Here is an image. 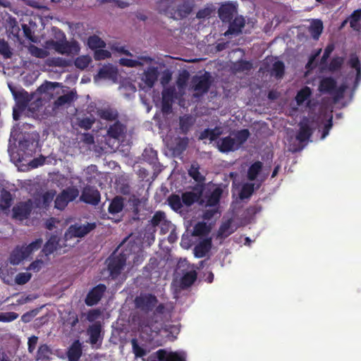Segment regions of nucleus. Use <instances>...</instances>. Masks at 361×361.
Instances as JSON below:
<instances>
[{"instance_id":"603ef678","label":"nucleus","mask_w":361,"mask_h":361,"mask_svg":"<svg viewBox=\"0 0 361 361\" xmlns=\"http://www.w3.org/2000/svg\"><path fill=\"white\" fill-rule=\"evenodd\" d=\"M348 65L350 68H354L356 72L360 73L361 69V63L356 53H352L350 54L349 60L348 61Z\"/></svg>"},{"instance_id":"37998d69","label":"nucleus","mask_w":361,"mask_h":361,"mask_svg":"<svg viewBox=\"0 0 361 361\" xmlns=\"http://www.w3.org/2000/svg\"><path fill=\"white\" fill-rule=\"evenodd\" d=\"M192 125L193 121L191 116H185L180 118L179 126L183 133L187 134Z\"/></svg>"},{"instance_id":"09e8293b","label":"nucleus","mask_w":361,"mask_h":361,"mask_svg":"<svg viewBox=\"0 0 361 361\" xmlns=\"http://www.w3.org/2000/svg\"><path fill=\"white\" fill-rule=\"evenodd\" d=\"M131 344L133 352L136 357H142L147 355V351L139 345L136 338H132Z\"/></svg>"},{"instance_id":"5701e85b","label":"nucleus","mask_w":361,"mask_h":361,"mask_svg":"<svg viewBox=\"0 0 361 361\" xmlns=\"http://www.w3.org/2000/svg\"><path fill=\"white\" fill-rule=\"evenodd\" d=\"M97 115L103 120L113 121L118 117L117 110L111 108H103L97 110Z\"/></svg>"},{"instance_id":"e433bc0d","label":"nucleus","mask_w":361,"mask_h":361,"mask_svg":"<svg viewBox=\"0 0 361 361\" xmlns=\"http://www.w3.org/2000/svg\"><path fill=\"white\" fill-rule=\"evenodd\" d=\"M87 45L91 49H102L106 47V43L97 35H92L87 39Z\"/></svg>"},{"instance_id":"4d7b16f0","label":"nucleus","mask_w":361,"mask_h":361,"mask_svg":"<svg viewBox=\"0 0 361 361\" xmlns=\"http://www.w3.org/2000/svg\"><path fill=\"white\" fill-rule=\"evenodd\" d=\"M30 52L32 56L39 59H44L47 56V51L35 45L30 46Z\"/></svg>"},{"instance_id":"dca6fc26","label":"nucleus","mask_w":361,"mask_h":361,"mask_svg":"<svg viewBox=\"0 0 361 361\" xmlns=\"http://www.w3.org/2000/svg\"><path fill=\"white\" fill-rule=\"evenodd\" d=\"M152 61L153 59L149 56H139L137 60L121 58L119 59V63L123 66L135 68L143 66L145 63H150Z\"/></svg>"},{"instance_id":"3c124183","label":"nucleus","mask_w":361,"mask_h":361,"mask_svg":"<svg viewBox=\"0 0 361 361\" xmlns=\"http://www.w3.org/2000/svg\"><path fill=\"white\" fill-rule=\"evenodd\" d=\"M209 232L208 227L204 222L197 223L193 228V235L195 236H201L207 234Z\"/></svg>"},{"instance_id":"f704fd0d","label":"nucleus","mask_w":361,"mask_h":361,"mask_svg":"<svg viewBox=\"0 0 361 361\" xmlns=\"http://www.w3.org/2000/svg\"><path fill=\"white\" fill-rule=\"evenodd\" d=\"M13 197L11 192L6 189H2L0 194V202L3 209H8L12 204Z\"/></svg>"},{"instance_id":"49530a36","label":"nucleus","mask_w":361,"mask_h":361,"mask_svg":"<svg viewBox=\"0 0 361 361\" xmlns=\"http://www.w3.org/2000/svg\"><path fill=\"white\" fill-rule=\"evenodd\" d=\"M231 222L229 220L223 223L218 230V236L225 238L230 235L233 233V231L231 230Z\"/></svg>"},{"instance_id":"680f3d73","label":"nucleus","mask_w":361,"mask_h":361,"mask_svg":"<svg viewBox=\"0 0 361 361\" xmlns=\"http://www.w3.org/2000/svg\"><path fill=\"white\" fill-rule=\"evenodd\" d=\"M42 243V240L41 238H38L35 241L32 242L31 243H30L28 245L25 246L29 255L34 251L39 250L41 247Z\"/></svg>"},{"instance_id":"13d9d810","label":"nucleus","mask_w":361,"mask_h":361,"mask_svg":"<svg viewBox=\"0 0 361 361\" xmlns=\"http://www.w3.org/2000/svg\"><path fill=\"white\" fill-rule=\"evenodd\" d=\"M32 274L30 273H19L16 275L15 281L18 285H24L30 280Z\"/></svg>"},{"instance_id":"338daca9","label":"nucleus","mask_w":361,"mask_h":361,"mask_svg":"<svg viewBox=\"0 0 361 361\" xmlns=\"http://www.w3.org/2000/svg\"><path fill=\"white\" fill-rule=\"evenodd\" d=\"M189 78V73L186 71L181 73L177 80V85L179 88H183L186 86Z\"/></svg>"},{"instance_id":"774afa93","label":"nucleus","mask_w":361,"mask_h":361,"mask_svg":"<svg viewBox=\"0 0 361 361\" xmlns=\"http://www.w3.org/2000/svg\"><path fill=\"white\" fill-rule=\"evenodd\" d=\"M109 57H111V53L107 50L101 49L95 51L94 59L96 60H103Z\"/></svg>"},{"instance_id":"c9c22d12","label":"nucleus","mask_w":361,"mask_h":361,"mask_svg":"<svg viewBox=\"0 0 361 361\" xmlns=\"http://www.w3.org/2000/svg\"><path fill=\"white\" fill-rule=\"evenodd\" d=\"M312 94L311 89L305 86L299 90L295 96V101L298 105L302 104Z\"/></svg>"},{"instance_id":"cd10ccee","label":"nucleus","mask_w":361,"mask_h":361,"mask_svg":"<svg viewBox=\"0 0 361 361\" xmlns=\"http://www.w3.org/2000/svg\"><path fill=\"white\" fill-rule=\"evenodd\" d=\"M76 98V93L73 91H70L66 94L59 96L54 101V106L56 107L62 106L65 104H69Z\"/></svg>"},{"instance_id":"bb28decb","label":"nucleus","mask_w":361,"mask_h":361,"mask_svg":"<svg viewBox=\"0 0 361 361\" xmlns=\"http://www.w3.org/2000/svg\"><path fill=\"white\" fill-rule=\"evenodd\" d=\"M124 207L123 198L121 196L115 197L109 204L108 211L111 214L121 212Z\"/></svg>"},{"instance_id":"6e6d98bb","label":"nucleus","mask_w":361,"mask_h":361,"mask_svg":"<svg viewBox=\"0 0 361 361\" xmlns=\"http://www.w3.org/2000/svg\"><path fill=\"white\" fill-rule=\"evenodd\" d=\"M171 99L166 94L163 93L161 102V111L163 113L168 114L171 111Z\"/></svg>"},{"instance_id":"6ab92c4d","label":"nucleus","mask_w":361,"mask_h":361,"mask_svg":"<svg viewBox=\"0 0 361 361\" xmlns=\"http://www.w3.org/2000/svg\"><path fill=\"white\" fill-rule=\"evenodd\" d=\"M159 71L157 67H149L143 73L142 80L149 87H152L157 80Z\"/></svg>"},{"instance_id":"f257e3e1","label":"nucleus","mask_w":361,"mask_h":361,"mask_svg":"<svg viewBox=\"0 0 361 361\" xmlns=\"http://www.w3.org/2000/svg\"><path fill=\"white\" fill-rule=\"evenodd\" d=\"M193 7V0H160L159 2L160 12L173 20L187 18Z\"/></svg>"},{"instance_id":"0eeeda50","label":"nucleus","mask_w":361,"mask_h":361,"mask_svg":"<svg viewBox=\"0 0 361 361\" xmlns=\"http://www.w3.org/2000/svg\"><path fill=\"white\" fill-rule=\"evenodd\" d=\"M97 227L95 222L87 223L86 224H75L71 225L65 233V237L82 238L90 233Z\"/></svg>"},{"instance_id":"2f4dec72","label":"nucleus","mask_w":361,"mask_h":361,"mask_svg":"<svg viewBox=\"0 0 361 361\" xmlns=\"http://www.w3.org/2000/svg\"><path fill=\"white\" fill-rule=\"evenodd\" d=\"M116 74V70L112 66H103L99 70L97 76L102 79H112Z\"/></svg>"},{"instance_id":"ea45409f","label":"nucleus","mask_w":361,"mask_h":361,"mask_svg":"<svg viewBox=\"0 0 361 361\" xmlns=\"http://www.w3.org/2000/svg\"><path fill=\"white\" fill-rule=\"evenodd\" d=\"M159 331L160 329L155 324H147L142 327V334L146 333L148 336L147 339L149 341L153 340Z\"/></svg>"},{"instance_id":"79ce46f5","label":"nucleus","mask_w":361,"mask_h":361,"mask_svg":"<svg viewBox=\"0 0 361 361\" xmlns=\"http://www.w3.org/2000/svg\"><path fill=\"white\" fill-rule=\"evenodd\" d=\"M52 354L51 350L47 344L41 345L37 353V360H49Z\"/></svg>"},{"instance_id":"4be33fe9","label":"nucleus","mask_w":361,"mask_h":361,"mask_svg":"<svg viewBox=\"0 0 361 361\" xmlns=\"http://www.w3.org/2000/svg\"><path fill=\"white\" fill-rule=\"evenodd\" d=\"M126 129V126L117 121L109 126L107 133L111 137L118 139L124 134Z\"/></svg>"},{"instance_id":"f8f14e48","label":"nucleus","mask_w":361,"mask_h":361,"mask_svg":"<svg viewBox=\"0 0 361 361\" xmlns=\"http://www.w3.org/2000/svg\"><path fill=\"white\" fill-rule=\"evenodd\" d=\"M236 13V6L231 2L222 4L218 10L219 17L223 23L230 22Z\"/></svg>"},{"instance_id":"58836bf2","label":"nucleus","mask_w":361,"mask_h":361,"mask_svg":"<svg viewBox=\"0 0 361 361\" xmlns=\"http://www.w3.org/2000/svg\"><path fill=\"white\" fill-rule=\"evenodd\" d=\"M197 272L195 270L186 272L181 278V284L185 287L192 286L197 279Z\"/></svg>"},{"instance_id":"a19ab883","label":"nucleus","mask_w":361,"mask_h":361,"mask_svg":"<svg viewBox=\"0 0 361 361\" xmlns=\"http://www.w3.org/2000/svg\"><path fill=\"white\" fill-rule=\"evenodd\" d=\"M59 85L60 84L56 82L45 81L37 88V91L40 94H49Z\"/></svg>"},{"instance_id":"5fc2aeb1","label":"nucleus","mask_w":361,"mask_h":361,"mask_svg":"<svg viewBox=\"0 0 361 361\" xmlns=\"http://www.w3.org/2000/svg\"><path fill=\"white\" fill-rule=\"evenodd\" d=\"M166 214L162 211H157L153 215L150 220L151 224L154 226H158L162 221H165Z\"/></svg>"},{"instance_id":"b1692460","label":"nucleus","mask_w":361,"mask_h":361,"mask_svg":"<svg viewBox=\"0 0 361 361\" xmlns=\"http://www.w3.org/2000/svg\"><path fill=\"white\" fill-rule=\"evenodd\" d=\"M82 355V348L79 341H75L68 351L69 361H78Z\"/></svg>"},{"instance_id":"7ed1b4c3","label":"nucleus","mask_w":361,"mask_h":361,"mask_svg":"<svg viewBox=\"0 0 361 361\" xmlns=\"http://www.w3.org/2000/svg\"><path fill=\"white\" fill-rule=\"evenodd\" d=\"M47 44L59 54L68 56L77 55L80 50V44L76 40L67 41L66 39L63 41H54L49 39L47 41Z\"/></svg>"},{"instance_id":"a211bd4d","label":"nucleus","mask_w":361,"mask_h":361,"mask_svg":"<svg viewBox=\"0 0 361 361\" xmlns=\"http://www.w3.org/2000/svg\"><path fill=\"white\" fill-rule=\"evenodd\" d=\"M155 354L159 361H185L177 352L167 353L165 349H159Z\"/></svg>"},{"instance_id":"423d86ee","label":"nucleus","mask_w":361,"mask_h":361,"mask_svg":"<svg viewBox=\"0 0 361 361\" xmlns=\"http://www.w3.org/2000/svg\"><path fill=\"white\" fill-rule=\"evenodd\" d=\"M157 303L158 300L157 297L151 293L140 294L135 299V307L147 313L152 312Z\"/></svg>"},{"instance_id":"4468645a","label":"nucleus","mask_w":361,"mask_h":361,"mask_svg":"<svg viewBox=\"0 0 361 361\" xmlns=\"http://www.w3.org/2000/svg\"><path fill=\"white\" fill-rule=\"evenodd\" d=\"M99 192L92 188H85L80 195V200L87 204L97 205L100 201Z\"/></svg>"},{"instance_id":"aec40b11","label":"nucleus","mask_w":361,"mask_h":361,"mask_svg":"<svg viewBox=\"0 0 361 361\" xmlns=\"http://www.w3.org/2000/svg\"><path fill=\"white\" fill-rule=\"evenodd\" d=\"M202 195V190H200L197 192L192 191L183 192L181 195L183 204L187 207H190L194 203L198 202Z\"/></svg>"},{"instance_id":"f3484780","label":"nucleus","mask_w":361,"mask_h":361,"mask_svg":"<svg viewBox=\"0 0 361 361\" xmlns=\"http://www.w3.org/2000/svg\"><path fill=\"white\" fill-rule=\"evenodd\" d=\"M30 255L25 246H17L11 252L9 258L10 263L13 265L19 264L23 259Z\"/></svg>"},{"instance_id":"20e7f679","label":"nucleus","mask_w":361,"mask_h":361,"mask_svg":"<svg viewBox=\"0 0 361 361\" xmlns=\"http://www.w3.org/2000/svg\"><path fill=\"white\" fill-rule=\"evenodd\" d=\"M107 262L110 276L111 279H116L121 274L126 264V256L124 254L111 255Z\"/></svg>"},{"instance_id":"393cba45","label":"nucleus","mask_w":361,"mask_h":361,"mask_svg":"<svg viewBox=\"0 0 361 361\" xmlns=\"http://www.w3.org/2000/svg\"><path fill=\"white\" fill-rule=\"evenodd\" d=\"M211 247V240L209 239L204 240L194 248V255L197 258L203 257L209 252Z\"/></svg>"},{"instance_id":"473e14b6","label":"nucleus","mask_w":361,"mask_h":361,"mask_svg":"<svg viewBox=\"0 0 361 361\" xmlns=\"http://www.w3.org/2000/svg\"><path fill=\"white\" fill-rule=\"evenodd\" d=\"M262 169V163L259 161L254 162L247 170V178L250 180H255Z\"/></svg>"},{"instance_id":"2eb2a0df","label":"nucleus","mask_w":361,"mask_h":361,"mask_svg":"<svg viewBox=\"0 0 361 361\" xmlns=\"http://www.w3.org/2000/svg\"><path fill=\"white\" fill-rule=\"evenodd\" d=\"M229 23L228 29L224 33L225 36L238 35L242 32V29L245 27V20L240 16H236L232 19Z\"/></svg>"},{"instance_id":"ddd939ff","label":"nucleus","mask_w":361,"mask_h":361,"mask_svg":"<svg viewBox=\"0 0 361 361\" xmlns=\"http://www.w3.org/2000/svg\"><path fill=\"white\" fill-rule=\"evenodd\" d=\"M9 88L13 94L18 106L23 109H25L32 100V96L30 95L24 89L16 91L13 88L11 87V85H9Z\"/></svg>"},{"instance_id":"052dcab7","label":"nucleus","mask_w":361,"mask_h":361,"mask_svg":"<svg viewBox=\"0 0 361 361\" xmlns=\"http://www.w3.org/2000/svg\"><path fill=\"white\" fill-rule=\"evenodd\" d=\"M142 155L144 159L150 163H154L157 159V151L153 150L152 149H145Z\"/></svg>"},{"instance_id":"c03bdc74","label":"nucleus","mask_w":361,"mask_h":361,"mask_svg":"<svg viewBox=\"0 0 361 361\" xmlns=\"http://www.w3.org/2000/svg\"><path fill=\"white\" fill-rule=\"evenodd\" d=\"M92 59L90 56L82 55L75 59L74 64L76 66V68L80 70H84L90 65Z\"/></svg>"},{"instance_id":"c85d7f7f","label":"nucleus","mask_w":361,"mask_h":361,"mask_svg":"<svg viewBox=\"0 0 361 361\" xmlns=\"http://www.w3.org/2000/svg\"><path fill=\"white\" fill-rule=\"evenodd\" d=\"M168 204L170 207L176 212H181L183 208L182 198L178 195L172 194L168 199Z\"/></svg>"},{"instance_id":"de8ad7c7","label":"nucleus","mask_w":361,"mask_h":361,"mask_svg":"<svg viewBox=\"0 0 361 361\" xmlns=\"http://www.w3.org/2000/svg\"><path fill=\"white\" fill-rule=\"evenodd\" d=\"M188 174L196 182L201 183L204 180V177L200 173L197 165L192 164L188 170Z\"/></svg>"},{"instance_id":"0e129e2a","label":"nucleus","mask_w":361,"mask_h":361,"mask_svg":"<svg viewBox=\"0 0 361 361\" xmlns=\"http://www.w3.org/2000/svg\"><path fill=\"white\" fill-rule=\"evenodd\" d=\"M209 140L210 142L217 141L219 136L222 134V130L219 127H215L213 129L209 128Z\"/></svg>"},{"instance_id":"e2e57ef3","label":"nucleus","mask_w":361,"mask_h":361,"mask_svg":"<svg viewBox=\"0 0 361 361\" xmlns=\"http://www.w3.org/2000/svg\"><path fill=\"white\" fill-rule=\"evenodd\" d=\"M360 20H361V9L354 11L350 17V27L353 28H355Z\"/></svg>"},{"instance_id":"4c0bfd02","label":"nucleus","mask_w":361,"mask_h":361,"mask_svg":"<svg viewBox=\"0 0 361 361\" xmlns=\"http://www.w3.org/2000/svg\"><path fill=\"white\" fill-rule=\"evenodd\" d=\"M57 245V238L56 236H51L44 245L42 252L45 255H49L56 250Z\"/></svg>"},{"instance_id":"9d476101","label":"nucleus","mask_w":361,"mask_h":361,"mask_svg":"<svg viewBox=\"0 0 361 361\" xmlns=\"http://www.w3.org/2000/svg\"><path fill=\"white\" fill-rule=\"evenodd\" d=\"M318 90L322 94H334L336 93L337 97H339L343 94V90L337 89L336 80L332 77L322 78L319 82Z\"/></svg>"},{"instance_id":"f03ea898","label":"nucleus","mask_w":361,"mask_h":361,"mask_svg":"<svg viewBox=\"0 0 361 361\" xmlns=\"http://www.w3.org/2000/svg\"><path fill=\"white\" fill-rule=\"evenodd\" d=\"M250 135L248 129H242L231 133L229 135L219 138L216 146L221 153L237 151L247 140Z\"/></svg>"},{"instance_id":"864d4df0","label":"nucleus","mask_w":361,"mask_h":361,"mask_svg":"<svg viewBox=\"0 0 361 361\" xmlns=\"http://www.w3.org/2000/svg\"><path fill=\"white\" fill-rule=\"evenodd\" d=\"M95 122L94 117H85L78 120V125L80 128L88 130L92 128Z\"/></svg>"},{"instance_id":"a878e982","label":"nucleus","mask_w":361,"mask_h":361,"mask_svg":"<svg viewBox=\"0 0 361 361\" xmlns=\"http://www.w3.org/2000/svg\"><path fill=\"white\" fill-rule=\"evenodd\" d=\"M101 325L99 324H94L87 329L90 336V342L91 344H97L101 336Z\"/></svg>"},{"instance_id":"8fccbe9b","label":"nucleus","mask_w":361,"mask_h":361,"mask_svg":"<svg viewBox=\"0 0 361 361\" xmlns=\"http://www.w3.org/2000/svg\"><path fill=\"white\" fill-rule=\"evenodd\" d=\"M254 192V185L252 183H246L243 185L239 196L241 200L249 198Z\"/></svg>"},{"instance_id":"39448f33","label":"nucleus","mask_w":361,"mask_h":361,"mask_svg":"<svg viewBox=\"0 0 361 361\" xmlns=\"http://www.w3.org/2000/svg\"><path fill=\"white\" fill-rule=\"evenodd\" d=\"M78 195L79 191L75 187H68L63 190L55 199V207L60 210L64 209L68 204L73 201Z\"/></svg>"},{"instance_id":"a18cd8bd","label":"nucleus","mask_w":361,"mask_h":361,"mask_svg":"<svg viewBox=\"0 0 361 361\" xmlns=\"http://www.w3.org/2000/svg\"><path fill=\"white\" fill-rule=\"evenodd\" d=\"M344 63V58L342 56L334 57L328 66V69L331 72H335L339 71Z\"/></svg>"},{"instance_id":"7c9ffc66","label":"nucleus","mask_w":361,"mask_h":361,"mask_svg":"<svg viewBox=\"0 0 361 361\" xmlns=\"http://www.w3.org/2000/svg\"><path fill=\"white\" fill-rule=\"evenodd\" d=\"M222 192V189L219 187L214 189V190L207 197V205L210 207L216 206L219 203Z\"/></svg>"},{"instance_id":"69168bd1","label":"nucleus","mask_w":361,"mask_h":361,"mask_svg":"<svg viewBox=\"0 0 361 361\" xmlns=\"http://www.w3.org/2000/svg\"><path fill=\"white\" fill-rule=\"evenodd\" d=\"M37 313L38 310L37 309L27 312L21 316V320L24 323H29L37 314Z\"/></svg>"},{"instance_id":"1a4fd4ad","label":"nucleus","mask_w":361,"mask_h":361,"mask_svg":"<svg viewBox=\"0 0 361 361\" xmlns=\"http://www.w3.org/2000/svg\"><path fill=\"white\" fill-rule=\"evenodd\" d=\"M192 88L201 94L208 92L212 85L210 73L205 72L201 75H195L191 80Z\"/></svg>"},{"instance_id":"bf43d9fd","label":"nucleus","mask_w":361,"mask_h":361,"mask_svg":"<svg viewBox=\"0 0 361 361\" xmlns=\"http://www.w3.org/2000/svg\"><path fill=\"white\" fill-rule=\"evenodd\" d=\"M189 143V139L187 137H178L176 142V149L182 152L186 149Z\"/></svg>"},{"instance_id":"6e6552de","label":"nucleus","mask_w":361,"mask_h":361,"mask_svg":"<svg viewBox=\"0 0 361 361\" xmlns=\"http://www.w3.org/2000/svg\"><path fill=\"white\" fill-rule=\"evenodd\" d=\"M33 209V202L31 200L25 202H20L12 209V216L13 219L23 221L30 216Z\"/></svg>"},{"instance_id":"412c9836","label":"nucleus","mask_w":361,"mask_h":361,"mask_svg":"<svg viewBox=\"0 0 361 361\" xmlns=\"http://www.w3.org/2000/svg\"><path fill=\"white\" fill-rule=\"evenodd\" d=\"M312 133V129L307 123H300L299 131L296 135V140L300 142H304L310 138Z\"/></svg>"},{"instance_id":"c756f323","label":"nucleus","mask_w":361,"mask_h":361,"mask_svg":"<svg viewBox=\"0 0 361 361\" xmlns=\"http://www.w3.org/2000/svg\"><path fill=\"white\" fill-rule=\"evenodd\" d=\"M323 23L321 20H314L309 28L310 33L312 38L318 39L323 31Z\"/></svg>"},{"instance_id":"72a5a7b5","label":"nucleus","mask_w":361,"mask_h":361,"mask_svg":"<svg viewBox=\"0 0 361 361\" xmlns=\"http://www.w3.org/2000/svg\"><path fill=\"white\" fill-rule=\"evenodd\" d=\"M271 73L276 78H282L285 73V65L283 61H277L274 63Z\"/></svg>"},{"instance_id":"9b49d317","label":"nucleus","mask_w":361,"mask_h":361,"mask_svg":"<svg viewBox=\"0 0 361 361\" xmlns=\"http://www.w3.org/2000/svg\"><path fill=\"white\" fill-rule=\"evenodd\" d=\"M106 290V286L103 283H99L92 288L87 293L85 300V304L87 306H93L97 305Z\"/></svg>"}]
</instances>
